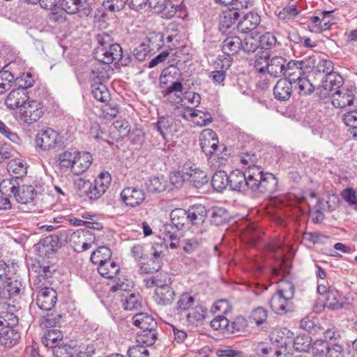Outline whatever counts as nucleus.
Masks as SVG:
<instances>
[{
    "mask_svg": "<svg viewBox=\"0 0 357 357\" xmlns=\"http://www.w3.org/2000/svg\"><path fill=\"white\" fill-rule=\"evenodd\" d=\"M61 241L64 242H69L70 246L77 252H82L89 250L95 243L96 237L93 232L89 230L78 229L76 231L72 232L70 230L60 231L59 236H50L44 240L43 244V248L51 246L50 250L52 252L55 251L53 243Z\"/></svg>",
    "mask_w": 357,
    "mask_h": 357,
    "instance_id": "nucleus-1",
    "label": "nucleus"
},
{
    "mask_svg": "<svg viewBox=\"0 0 357 357\" xmlns=\"http://www.w3.org/2000/svg\"><path fill=\"white\" fill-rule=\"evenodd\" d=\"M206 210L202 205L192 207L186 211L183 208H175L170 213L172 225L178 229H182L190 223L199 225L205 221Z\"/></svg>",
    "mask_w": 357,
    "mask_h": 357,
    "instance_id": "nucleus-2",
    "label": "nucleus"
},
{
    "mask_svg": "<svg viewBox=\"0 0 357 357\" xmlns=\"http://www.w3.org/2000/svg\"><path fill=\"white\" fill-rule=\"evenodd\" d=\"M253 174L258 176L259 173L253 172L252 168L245 169V172L239 170L232 171L229 175V186L233 191L245 192L252 190L255 187V183L252 182Z\"/></svg>",
    "mask_w": 357,
    "mask_h": 357,
    "instance_id": "nucleus-3",
    "label": "nucleus"
},
{
    "mask_svg": "<svg viewBox=\"0 0 357 357\" xmlns=\"http://www.w3.org/2000/svg\"><path fill=\"white\" fill-rule=\"evenodd\" d=\"M43 114V104L36 100L29 99L19 110L20 119L29 125L38 121Z\"/></svg>",
    "mask_w": 357,
    "mask_h": 357,
    "instance_id": "nucleus-4",
    "label": "nucleus"
},
{
    "mask_svg": "<svg viewBox=\"0 0 357 357\" xmlns=\"http://www.w3.org/2000/svg\"><path fill=\"white\" fill-rule=\"evenodd\" d=\"M253 172H258L259 176H256L253 174L252 182L255 183V187L252 188V192H258L261 193H271L275 191L278 181L275 176L270 173H263L261 167L252 168Z\"/></svg>",
    "mask_w": 357,
    "mask_h": 357,
    "instance_id": "nucleus-5",
    "label": "nucleus"
},
{
    "mask_svg": "<svg viewBox=\"0 0 357 357\" xmlns=\"http://www.w3.org/2000/svg\"><path fill=\"white\" fill-rule=\"evenodd\" d=\"M270 340L273 343L280 344L282 347L279 350H276L275 354L276 357L280 356L282 354H287L290 352V346L294 338V333L287 328H276L271 333Z\"/></svg>",
    "mask_w": 357,
    "mask_h": 357,
    "instance_id": "nucleus-6",
    "label": "nucleus"
},
{
    "mask_svg": "<svg viewBox=\"0 0 357 357\" xmlns=\"http://www.w3.org/2000/svg\"><path fill=\"white\" fill-rule=\"evenodd\" d=\"M61 136L56 131L48 128L38 133L36 137V144L43 151H50L61 145Z\"/></svg>",
    "mask_w": 357,
    "mask_h": 357,
    "instance_id": "nucleus-7",
    "label": "nucleus"
},
{
    "mask_svg": "<svg viewBox=\"0 0 357 357\" xmlns=\"http://www.w3.org/2000/svg\"><path fill=\"white\" fill-rule=\"evenodd\" d=\"M94 55L98 61L109 66L110 63L122 59V48L119 44H114L109 47H98Z\"/></svg>",
    "mask_w": 357,
    "mask_h": 357,
    "instance_id": "nucleus-8",
    "label": "nucleus"
},
{
    "mask_svg": "<svg viewBox=\"0 0 357 357\" xmlns=\"http://www.w3.org/2000/svg\"><path fill=\"white\" fill-rule=\"evenodd\" d=\"M22 284L17 280H13L10 278L1 283L0 302L7 303L8 305H12L8 302L13 300L14 303L16 298L19 296L21 291ZM14 306V305H13Z\"/></svg>",
    "mask_w": 357,
    "mask_h": 357,
    "instance_id": "nucleus-9",
    "label": "nucleus"
},
{
    "mask_svg": "<svg viewBox=\"0 0 357 357\" xmlns=\"http://www.w3.org/2000/svg\"><path fill=\"white\" fill-rule=\"evenodd\" d=\"M183 174L187 181L197 188L202 187L208 181L206 173L191 162H186L183 165Z\"/></svg>",
    "mask_w": 357,
    "mask_h": 357,
    "instance_id": "nucleus-10",
    "label": "nucleus"
},
{
    "mask_svg": "<svg viewBox=\"0 0 357 357\" xmlns=\"http://www.w3.org/2000/svg\"><path fill=\"white\" fill-rule=\"evenodd\" d=\"M29 100V96L27 91L22 88L13 89L6 97L4 104L9 109L20 110L21 107Z\"/></svg>",
    "mask_w": 357,
    "mask_h": 357,
    "instance_id": "nucleus-11",
    "label": "nucleus"
},
{
    "mask_svg": "<svg viewBox=\"0 0 357 357\" xmlns=\"http://www.w3.org/2000/svg\"><path fill=\"white\" fill-rule=\"evenodd\" d=\"M200 146L206 156L211 157L218 148V139L211 129L204 130L199 137Z\"/></svg>",
    "mask_w": 357,
    "mask_h": 357,
    "instance_id": "nucleus-12",
    "label": "nucleus"
},
{
    "mask_svg": "<svg viewBox=\"0 0 357 357\" xmlns=\"http://www.w3.org/2000/svg\"><path fill=\"white\" fill-rule=\"evenodd\" d=\"M121 197L126 206L135 207L140 205L144 201L146 195L142 189L131 186L125 188L122 190Z\"/></svg>",
    "mask_w": 357,
    "mask_h": 357,
    "instance_id": "nucleus-13",
    "label": "nucleus"
},
{
    "mask_svg": "<svg viewBox=\"0 0 357 357\" xmlns=\"http://www.w3.org/2000/svg\"><path fill=\"white\" fill-rule=\"evenodd\" d=\"M57 294L54 289L50 287L41 289L37 295L36 304L43 310H50L55 305Z\"/></svg>",
    "mask_w": 357,
    "mask_h": 357,
    "instance_id": "nucleus-14",
    "label": "nucleus"
},
{
    "mask_svg": "<svg viewBox=\"0 0 357 357\" xmlns=\"http://www.w3.org/2000/svg\"><path fill=\"white\" fill-rule=\"evenodd\" d=\"M355 95L352 90L342 87L331 95V102L337 108H344L354 103Z\"/></svg>",
    "mask_w": 357,
    "mask_h": 357,
    "instance_id": "nucleus-15",
    "label": "nucleus"
},
{
    "mask_svg": "<svg viewBox=\"0 0 357 357\" xmlns=\"http://www.w3.org/2000/svg\"><path fill=\"white\" fill-rule=\"evenodd\" d=\"M343 83L342 77L337 73L324 75L319 89V93L324 97L330 96L329 93L333 90L341 89Z\"/></svg>",
    "mask_w": 357,
    "mask_h": 357,
    "instance_id": "nucleus-16",
    "label": "nucleus"
},
{
    "mask_svg": "<svg viewBox=\"0 0 357 357\" xmlns=\"http://www.w3.org/2000/svg\"><path fill=\"white\" fill-rule=\"evenodd\" d=\"M61 6L70 15L80 13L81 15L88 16L91 13L88 3L82 0H62Z\"/></svg>",
    "mask_w": 357,
    "mask_h": 357,
    "instance_id": "nucleus-17",
    "label": "nucleus"
},
{
    "mask_svg": "<svg viewBox=\"0 0 357 357\" xmlns=\"http://www.w3.org/2000/svg\"><path fill=\"white\" fill-rule=\"evenodd\" d=\"M168 246L166 243H165L164 245H162V242L160 243V245L159 246L158 243L155 244L154 246L152 247V249L153 250V257L156 259L157 261H153L152 263L153 264V267H148L149 264H145L140 266L139 271L142 273H150L158 271L160 268H161V261H158V259L164 257L166 255V252L167 251Z\"/></svg>",
    "mask_w": 357,
    "mask_h": 357,
    "instance_id": "nucleus-18",
    "label": "nucleus"
},
{
    "mask_svg": "<svg viewBox=\"0 0 357 357\" xmlns=\"http://www.w3.org/2000/svg\"><path fill=\"white\" fill-rule=\"evenodd\" d=\"M292 82L287 78L280 79L273 88L275 98L280 101L289 100L293 92Z\"/></svg>",
    "mask_w": 357,
    "mask_h": 357,
    "instance_id": "nucleus-19",
    "label": "nucleus"
},
{
    "mask_svg": "<svg viewBox=\"0 0 357 357\" xmlns=\"http://www.w3.org/2000/svg\"><path fill=\"white\" fill-rule=\"evenodd\" d=\"M155 128L165 139L177 131L174 119L170 116L159 117L155 124Z\"/></svg>",
    "mask_w": 357,
    "mask_h": 357,
    "instance_id": "nucleus-20",
    "label": "nucleus"
},
{
    "mask_svg": "<svg viewBox=\"0 0 357 357\" xmlns=\"http://www.w3.org/2000/svg\"><path fill=\"white\" fill-rule=\"evenodd\" d=\"M92 162V156L89 152H77L72 165V171L77 175L87 170Z\"/></svg>",
    "mask_w": 357,
    "mask_h": 357,
    "instance_id": "nucleus-21",
    "label": "nucleus"
},
{
    "mask_svg": "<svg viewBox=\"0 0 357 357\" xmlns=\"http://www.w3.org/2000/svg\"><path fill=\"white\" fill-rule=\"evenodd\" d=\"M238 17L239 13L237 8L224 10L220 16V31L222 33H226L229 29L232 28Z\"/></svg>",
    "mask_w": 357,
    "mask_h": 357,
    "instance_id": "nucleus-22",
    "label": "nucleus"
},
{
    "mask_svg": "<svg viewBox=\"0 0 357 357\" xmlns=\"http://www.w3.org/2000/svg\"><path fill=\"white\" fill-rule=\"evenodd\" d=\"M20 338V334L11 327L0 328V346L10 349L16 345Z\"/></svg>",
    "mask_w": 357,
    "mask_h": 357,
    "instance_id": "nucleus-23",
    "label": "nucleus"
},
{
    "mask_svg": "<svg viewBox=\"0 0 357 357\" xmlns=\"http://www.w3.org/2000/svg\"><path fill=\"white\" fill-rule=\"evenodd\" d=\"M260 21L261 17L257 13H249L238 22L237 29L241 33H248L255 29Z\"/></svg>",
    "mask_w": 357,
    "mask_h": 357,
    "instance_id": "nucleus-24",
    "label": "nucleus"
},
{
    "mask_svg": "<svg viewBox=\"0 0 357 357\" xmlns=\"http://www.w3.org/2000/svg\"><path fill=\"white\" fill-rule=\"evenodd\" d=\"M324 338L334 352L340 354L343 351L342 346L340 344L341 334L335 328H328L324 332Z\"/></svg>",
    "mask_w": 357,
    "mask_h": 357,
    "instance_id": "nucleus-25",
    "label": "nucleus"
},
{
    "mask_svg": "<svg viewBox=\"0 0 357 357\" xmlns=\"http://www.w3.org/2000/svg\"><path fill=\"white\" fill-rule=\"evenodd\" d=\"M287 60L284 57L275 56L267 63V72L273 77H282L284 73V67Z\"/></svg>",
    "mask_w": 357,
    "mask_h": 357,
    "instance_id": "nucleus-26",
    "label": "nucleus"
},
{
    "mask_svg": "<svg viewBox=\"0 0 357 357\" xmlns=\"http://www.w3.org/2000/svg\"><path fill=\"white\" fill-rule=\"evenodd\" d=\"M13 195L19 203L26 204L33 200L36 192L32 185H22L17 187Z\"/></svg>",
    "mask_w": 357,
    "mask_h": 357,
    "instance_id": "nucleus-27",
    "label": "nucleus"
},
{
    "mask_svg": "<svg viewBox=\"0 0 357 357\" xmlns=\"http://www.w3.org/2000/svg\"><path fill=\"white\" fill-rule=\"evenodd\" d=\"M174 290L167 284L162 283L155 289V301L162 305H167L172 303L174 298Z\"/></svg>",
    "mask_w": 357,
    "mask_h": 357,
    "instance_id": "nucleus-28",
    "label": "nucleus"
},
{
    "mask_svg": "<svg viewBox=\"0 0 357 357\" xmlns=\"http://www.w3.org/2000/svg\"><path fill=\"white\" fill-rule=\"evenodd\" d=\"M242 47V40L238 36H227L222 43V50L226 55L237 54Z\"/></svg>",
    "mask_w": 357,
    "mask_h": 357,
    "instance_id": "nucleus-29",
    "label": "nucleus"
},
{
    "mask_svg": "<svg viewBox=\"0 0 357 357\" xmlns=\"http://www.w3.org/2000/svg\"><path fill=\"white\" fill-rule=\"evenodd\" d=\"M63 333L56 328L47 329L41 339L43 344L45 347L53 349L57 344L63 341Z\"/></svg>",
    "mask_w": 357,
    "mask_h": 357,
    "instance_id": "nucleus-30",
    "label": "nucleus"
},
{
    "mask_svg": "<svg viewBox=\"0 0 357 357\" xmlns=\"http://www.w3.org/2000/svg\"><path fill=\"white\" fill-rule=\"evenodd\" d=\"M292 80L293 88L297 91L300 96H306L314 91V86L307 77L303 76L301 77H294Z\"/></svg>",
    "mask_w": 357,
    "mask_h": 357,
    "instance_id": "nucleus-31",
    "label": "nucleus"
},
{
    "mask_svg": "<svg viewBox=\"0 0 357 357\" xmlns=\"http://www.w3.org/2000/svg\"><path fill=\"white\" fill-rule=\"evenodd\" d=\"M133 324L135 326L140 328L142 330H151L156 328L157 322L153 317L147 313H138L136 314L133 318Z\"/></svg>",
    "mask_w": 357,
    "mask_h": 357,
    "instance_id": "nucleus-32",
    "label": "nucleus"
},
{
    "mask_svg": "<svg viewBox=\"0 0 357 357\" xmlns=\"http://www.w3.org/2000/svg\"><path fill=\"white\" fill-rule=\"evenodd\" d=\"M304 62L303 61L291 60L287 63H286L284 67V76H288V79L291 81L294 77H301L303 76Z\"/></svg>",
    "mask_w": 357,
    "mask_h": 357,
    "instance_id": "nucleus-33",
    "label": "nucleus"
},
{
    "mask_svg": "<svg viewBox=\"0 0 357 357\" xmlns=\"http://www.w3.org/2000/svg\"><path fill=\"white\" fill-rule=\"evenodd\" d=\"M289 300L275 292L270 298L269 305L271 310L278 314H283L287 312Z\"/></svg>",
    "mask_w": 357,
    "mask_h": 357,
    "instance_id": "nucleus-34",
    "label": "nucleus"
},
{
    "mask_svg": "<svg viewBox=\"0 0 357 357\" xmlns=\"http://www.w3.org/2000/svg\"><path fill=\"white\" fill-rule=\"evenodd\" d=\"M149 192L158 194L164 192L168 187V181L164 177L153 176L145 183Z\"/></svg>",
    "mask_w": 357,
    "mask_h": 357,
    "instance_id": "nucleus-35",
    "label": "nucleus"
},
{
    "mask_svg": "<svg viewBox=\"0 0 357 357\" xmlns=\"http://www.w3.org/2000/svg\"><path fill=\"white\" fill-rule=\"evenodd\" d=\"M110 70V66L98 61L91 69V78L98 79V82H104L109 79Z\"/></svg>",
    "mask_w": 357,
    "mask_h": 357,
    "instance_id": "nucleus-36",
    "label": "nucleus"
},
{
    "mask_svg": "<svg viewBox=\"0 0 357 357\" xmlns=\"http://www.w3.org/2000/svg\"><path fill=\"white\" fill-rule=\"evenodd\" d=\"M110 130L117 139H123L129 135L130 126L126 120H117L113 123Z\"/></svg>",
    "mask_w": 357,
    "mask_h": 357,
    "instance_id": "nucleus-37",
    "label": "nucleus"
},
{
    "mask_svg": "<svg viewBox=\"0 0 357 357\" xmlns=\"http://www.w3.org/2000/svg\"><path fill=\"white\" fill-rule=\"evenodd\" d=\"M157 338L156 328L151 330H142L137 333V342L141 346H144L145 348L149 346L153 345Z\"/></svg>",
    "mask_w": 357,
    "mask_h": 357,
    "instance_id": "nucleus-38",
    "label": "nucleus"
},
{
    "mask_svg": "<svg viewBox=\"0 0 357 357\" xmlns=\"http://www.w3.org/2000/svg\"><path fill=\"white\" fill-rule=\"evenodd\" d=\"M91 92L93 96L102 102H107L110 100V93L102 82H95L91 84Z\"/></svg>",
    "mask_w": 357,
    "mask_h": 357,
    "instance_id": "nucleus-39",
    "label": "nucleus"
},
{
    "mask_svg": "<svg viewBox=\"0 0 357 357\" xmlns=\"http://www.w3.org/2000/svg\"><path fill=\"white\" fill-rule=\"evenodd\" d=\"M112 252L109 248L100 246L93 252L91 255V261L95 264H101L111 260Z\"/></svg>",
    "mask_w": 357,
    "mask_h": 357,
    "instance_id": "nucleus-40",
    "label": "nucleus"
},
{
    "mask_svg": "<svg viewBox=\"0 0 357 357\" xmlns=\"http://www.w3.org/2000/svg\"><path fill=\"white\" fill-rule=\"evenodd\" d=\"M119 265L114 261L109 260L98 267V273L107 278H113L119 271Z\"/></svg>",
    "mask_w": 357,
    "mask_h": 357,
    "instance_id": "nucleus-41",
    "label": "nucleus"
},
{
    "mask_svg": "<svg viewBox=\"0 0 357 357\" xmlns=\"http://www.w3.org/2000/svg\"><path fill=\"white\" fill-rule=\"evenodd\" d=\"M211 185L217 191H222L229 186V175L224 171L214 173L211 178Z\"/></svg>",
    "mask_w": 357,
    "mask_h": 357,
    "instance_id": "nucleus-42",
    "label": "nucleus"
},
{
    "mask_svg": "<svg viewBox=\"0 0 357 357\" xmlns=\"http://www.w3.org/2000/svg\"><path fill=\"white\" fill-rule=\"evenodd\" d=\"M206 213L209 215L211 222L215 225L223 224L228 218L227 211L221 207H212L206 211Z\"/></svg>",
    "mask_w": 357,
    "mask_h": 357,
    "instance_id": "nucleus-43",
    "label": "nucleus"
},
{
    "mask_svg": "<svg viewBox=\"0 0 357 357\" xmlns=\"http://www.w3.org/2000/svg\"><path fill=\"white\" fill-rule=\"evenodd\" d=\"M326 306L331 310H338L343 307L344 302L335 289H331L326 296Z\"/></svg>",
    "mask_w": 357,
    "mask_h": 357,
    "instance_id": "nucleus-44",
    "label": "nucleus"
},
{
    "mask_svg": "<svg viewBox=\"0 0 357 357\" xmlns=\"http://www.w3.org/2000/svg\"><path fill=\"white\" fill-rule=\"evenodd\" d=\"M312 339L306 334H300L294 337L291 345L298 351H307L311 346Z\"/></svg>",
    "mask_w": 357,
    "mask_h": 357,
    "instance_id": "nucleus-45",
    "label": "nucleus"
},
{
    "mask_svg": "<svg viewBox=\"0 0 357 357\" xmlns=\"http://www.w3.org/2000/svg\"><path fill=\"white\" fill-rule=\"evenodd\" d=\"M311 346L314 353L319 356L331 357L332 353L334 351L330 347H328V344L324 338L315 340L312 344L311 343Z\"/></svg>",
    "mask_w": 357,
    "mask_h": 357,
    "instance_id": "nucleus-46",
    "label": "nucleus"
},
{
    "mask_svg": "<svg viewBox=\"0 0 357 357\" xmlns=\"http://www.w3.org/2000/svg\"><path fill=\"white\" fill-rule=\"evenodd\" d=\"M7 169L15 177L23 176L26 174V167L24 162L20 159L10 160L8 163Z\"/></svg>",
    "mask_w": 357,
    "mask_h": 357,
    "instance_id": "nucleus-47",
    "label": "nucleus"
},
{
    "mask_svg": "<svg viewBox=\"0 0 357 357\" xmlns=\"http://www.w3.org/2000/svg\"><path fill=\"white\" fill-rule=\"evenodd\" d=\"M247 327V321L243 316H238L229 324L227 328V331L229 334L238 335L240 333L243 331Z\"/></svg>",
    "mask_w": 357,
    "mask_h": 357,
    "instance_id": "nucleus-48",
    "label": "nucleus"
},
{
    "mask_svg": "<svg viewBox=\"0 0 357 357\" xmlns=\"http://www.w3.org/2000/svg\"><path fill=\"white\" fill-rule=\"evenodd\" d=\"M276 292L284 296L286 299L291 301L294 296L295 287L291 282L282 280L279 282Z\"/></svg>",
    "mask_w": 357,
    "mask_h": 357,
    "instance_id": "nucleus-49",
    "label": "nucleus"
},
{
    "mask_svg": "<svg viewBox=\"0 0 357 357\" xmlns=\"http://www.w3.org/2000/svg\"><path fill=\"white\" fill-rule=\"evenodd\" d=\"M145 43L149 46L151 51L155 49L160 50L164 45V36L160 32L150 33Z\"/></svg>",
    "mask_w": 357,
    "mask_h": 357,
    "instance_id": "nucleus-50",
    "label": "nucleus"
},
{
    "mask_svg": "<svg viewBox=\"0 0 357 357\" xmlns=\"http://www.w3.org/2000/svg\"><path fill=\"white\" fill-rule=\"evenodd\" d=\"M15 82L14 75L7 71H0V94L5 93L6 91L10 89L12 84Z\"/></svg>",
    "mask_w": 357,
    "mask_h": 357,
    "instance_id": "nucleus-51",
    "label": "nucleus"
},
{
    "mask_svg": "<svg viewBox=\"0 0 357 357\" xmlns=\"http://www.w3.org/2000/svg\"><path fill=\"white\" fill-rule=\"evenodd\" d=\"M251 349L255 352V357H267L272 347L267 342H254L251 344Z\"/></svg>",
    "mask_w": 357,
    "mask_h": 357,
    "instance_id": "nucleus-52",
    "label": "nucleus"
},
{
    "mask_svg": "<svg viewBox=\"0 0 357 357\" xmlns=\"http://www.w3.org/2000/svg\"><path fill=\"white\" fill-rule=\"evenodd\" d=\"M54 357H73V347L64 342L57 344L52 349Z\"/></svg>",
    "mask_w": 357,
    "mask_h": 357,
    "instance_id": "nucleus-53",
    "label": "nucleus"
},
{
    "mask_svg": "<svg viewBox=\"0 0 357 357\" xmlns=\"http://www.w3.org/2000/svg\"><path fill=\"white\" fill-rule=\"evenodd\" d=\"M18 323L17 317L13 312H0V326L2 328L11 327L16 326Z\"/></svg>",
    "mask_w": 357,
    "mask_h": 357,
    "instance_id": "nucleus-54",
    "label": "nucleus"
},
{
    "mask_svg": "<svg viewBox=\"0 0 357 357\" xmlns=\"http://www.w3.org/2000/svg\"><path fill=\"white\" fill-rule=\"evenodd\" d=\"M84 187L86 188L84 191V194L90 199H97L105 192V191L103 190L101 188H99L98 185H96V183H84Z\"/></svg>",
    "mask_w": 357,
    "mask_h": 357,
    "instance_id": "nucleus-55",
    "label": "nucleus"
},
{
    "mask_svg": "<svg viewBox=\"0 0 357 357\" xmlns=\"http://www.w3.org/2000/svg\"><path fill=\"white\" fill-rule=\"evenodd\" d=\"M183 101L186 100L187 102L185 107L191 111L194 107H197L201 102V96L199 93L193 91H187L183 94Z\"/></svg>",
    "mask_w": 357,
    "mask_h": 357,
    "instance_id": "nucleus-56",
    "label": "nucleus"
},
{
    "mask_svg": "<svg viewBox=\"0 0 357 357\" xmlns=\"http://www.w3.org/2000/svg\"><path fill=\"white\" fill-rule=\"evenodd\" d=\"M259 159V156L256 153H244L241 156V162L246 167V169L261 167L257 165Z\"/></svg>",
    "mask_w": 357,
    "mask_h": 357,
    "instance_id": "nucleus-57",
    "label": "nucleus"
},
{
    "mask_svg": "<svg viewBox=\"0 0 357 357\" xmlns=\"http://www.w3.org/2000/svg\"><path fill=\"white\" fill-rule=\"evenodd\" d=\"M192 121L200 126H206L212 121L211 115L200 110H195L190 113Z\"/></svg>",
    "mask_w": 357,
    "mask_h": 357,
    "instance_id": "nucleus-58",
    "label": "nucleus"
},
{
    "mask_svg": "<svg viewBox=\"0 0 357 357\" xmlns=\"http://www.w3.org/2000/svg\"><path fill=\"white\" fill-rule=\"evenodd\" d=\"M195 303V298L189 294H182L177 302V310L180 312L190 310Z\"/></svg>",
    "mask_w": 357,
    "mask_h": 357,
    "instance_id": "nucleus-59",
    "label": "nucleus"
},
{
    "mask_svg": "<svg viewBox=\"0 0 357 357\" xmlns=\"http://www.w3.org/2000/svg\"><path fill=\"white\" fill-rule=\"evenodd\" d=\"M0 133L11 141L12 142L20 144L22 142L18 135L12 131L3 121L0 120Z\"/></svg>",
    "mask_w": 357,
    "mask_h": 357,
    "instance_id": "nucleus-60",
    "label": "nucleus"
},
{
    "mask_svg": "<svg viewBox=\"0 0 357 357\" xmlns=\"http://www.w3.org/2000/svg\"><path fill=\"white\" fill-rule=\"evenodd\" d=\"M259 43L262 48L268 50L275 46L277 39L273 33L266 32L259 37Z\"/></svg>",
    "mask_w": 357,
    "mask_h": 357,
    "instance_id": "nucleus-61",
    "label": "nucleus"
},
{
    "mask_svg": "<svg viewBox=\"0 0 357 357\" xmlns=\"http://www.w3.org/2000/svg\"><path fill=\"white\" fill-rule=\"evenodd\" d=\"M267 317V311L264 308L259 307L252 311L250 320L251 322L255 323L259 326L266 321Z\"/></svg>",
    "mask_w": 357,
    "mask_h": 357,
    "instance_id": "nucleus-62",
    "label": "nucleus"
},
{
    "mask_svg": "<svg viewBox=\"0 0 357 357\" xmlns=\"http://www.w3.org/2000/svg\"><path fill=\"white\" fill-rule=\"evenodd\" d=\"M205 310L202 306H196L191 308L187 314V319L190 323L194 324L196 321H202L205 317Z\"/></svg>",
    "mask_w": 357,
    "mask_h": 357,
    "instance_id": "nucleus-63",
    "label": "nucleus"
},
{
    "mask_svg": "<svg viewBox=\"0 0 357 357\" xmlns=\"http://www.w3.org/2000/svg\"><path fill=\"white\" fill-rule=\"evenodd\" d=\"M260 231H258L255 226L252 224H249L243 231L244 238L251 243H255L260 238Z\"/></svg>",
    "mask_w": 357,
    "mask_h": 357,
    "instance_id": "nucleus-64",
    "label": "nucleus"
}]
</instances>
